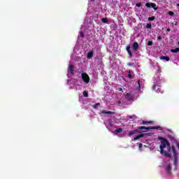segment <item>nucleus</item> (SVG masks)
<instances>
[{"label": "nucleus", "instance_id": "25", "mask_svg": "<svg viewBox=\"0 0 179 179\" xmlns=\"http://www.w3.org/2000/svg\"><path fill=\"white\" fill-rule=\"evenodd\" d=\"M148 45H153V41H149L148 42Z\"/></svg>", "mask_w": 179, "mask_h": 179}, {"label": "nucleus", "instance_id": "14", "mask_svg": "<svg viewBox=\"0 0 179 179\" xmlns=\"http://www.w3.org/2000/svg\"><path fill=\"white\" fill-rule=\"evenodd\" d=\"M163 155H164V156H166V157H171V155L170 153L167 152V151H166V150H164Z\"/></svg>", "mask_w": 179, "mask_h": 179}, {"label": "nucleus", "instance_id": "10", "mask_svg": "<svg viewBox=\"0 0 179 179\" xmlns=\"http://www.w3.org/2000/svg\"><path fill=\"white\" fill-rule=\"evenodd\" d=\"M101 114H108L109 115H113V114H115V113L112 112V111H107L105 110H103L101 111Z\"/></svg>", "mask_w": 179, "mask_h": 179}, {"label": "nucleus", "instance_id": "37", "mask_svg": "<svg viewBox=\"0 0 179 179\" xmlns=\"http://www.w3.org/2000/svg\"><path fill=\"white\" fill-rule=\"evenodd\" d=\"M171 29H170V28H168L167 29H166V31H170Z\"/></svg>", "mask_w": 179, "mask_h": 179}, {"label": "nucleus", "instance_id": "35", "mask_svg": "<svg viewBox=\"0 0 179 179\" xmlns=\"http://www.w3.org/2000/svg\"><path fill=\"white\" fill-rule=\"evenodd\" d=\"M118 90H119V92H124V91L122 90V88H121V87L118 88Z\"/></svg>", "mask_w": 179, "mask_h": 179}, {"label": "nucleus", "instance_id": "16", "mask_svg": "<svg viewBox=\"0 0 179 179\" xmlns=\"http://www.w3.org/2000/svg\"><path fill=\"white\" fill-rule=\"evenodd\" d=\"M93 57V51H90L88 53H87V58H92Z\"/></svg>", "mask_w": 179, "mask_h": 179}, {"label": "nucleus", "instance_id": "11", "mask_svg": "<svg viewBox=\"0 0 179 179\" xmlns=\"http://www.w3.org/2000/svg\"><path fill=\"white\" fill-rule=\"evenodd\" d=\"M68 72L69 73H71V75H73V65H70Z\"/></svg>", "mask_w": 179, "mask_h": 179}, {"label": "nucleus", "instance_id": "34", "mask_svg": "<svg viewBox=\"0 0 179 179\" xmlns=\"http://www.w3.org/2000/svg\"><path fill=\"white\" fill-rule=\"evenodd\" d=\"M152 90H156V85H153Z\"/></svg>", "mask_w": 179, "mask_h": 179}, {"label": "nucleus", "instance_id": "28", "mask_svg": "<svg viewBox=\"0 0 179 179\" xmlns=\"http://www.w3.org/2000/svg\"><path fill=\"white\" fill-rule=\"evenodd\" d=\"M127 78H129L130 79L132 78V75H131V71H129V74L127 76Z\"/></svg>", "mask_w": 179, "mask_h": 179}, {"label": "nucleus", "instance_id": "39", "mask_svg": "<svg viewBox=\"0 0 179 179\" xmlns=\"http://www.w3.org/2000/svg\"><path fill=\"white\" fill-rule=\"evenodd\" d=\"M92 2H94V0H91Z\"/></svg>", "mask_w": 179, "mask_h": 179}, {"label": "nucleus", "instance_id": "18", "mask_svg": "<svg viewBox=\"0 0 179 179\" xmlns=\"http://www.w3.org/2000/svg\"><path fill=\"white\" fill-rule=\"evenodd\" d=\"M83 96H84V97H89V93H87V91H83Z\"/></svg>", "mask_w": 179, "mask_h": 179}, {"label": "nucleus", "instance_id": "9", "mask_svg": "<svg viewBox=\"0 0 179 179\" xmlns=\"http://www.w3.org/2000/svg\"><path fill=\"white\" fill-rule=\"evenodd\" d=\"M138 48H139V44L138 43V42H134L133 43V50L134 51H138Z\"/></svg>", "mask_w": 179, "mask_h": 179}, {"label": "nucleus", "instance_id": "23", "mask_svg": "<svg viewBox=\"0 0 179 179\" xmlns=\"http://www.w3.org/2000/svg\"><path fill=\"white\" fill-rule=\"evenodd\" d=\"M99 106H100V103H95L94 105V108H97V107H99Z\"/></svg>", "mask_w": 179, "mask_h": 179}, {"label": "nucleus", "instance_id": "32", "mask_svg": "<svg viewBox=\"0 0 179 179\" xmlns=\"http://www.w3.org/2000/svg\"><path fill=\"white\" fill-rule=\"evenodd\" d=\"M162 37L160 36H157V40H158V41H162Z\"/></svg>", "mask_w": 179, "mask_h": 179}, {"label": "nucleus", "instance_id": "2", "mask_svg": "<svg viewBox=\"0 0 179 179\" xmlns=\"http://www.w3.org/2000/svg\"><path fill=\"white\" fill-rule=\"evenodd\" d=\"M159 139H161V145H160V153L161 155H163V152H164V148L167 146L169 152H170V148L171 147L170 146V143L169 142V140L167 138H164L163 137H159Z\"/></svg>", "mask_w": 179, "mask_h": 179}, {"label": "nucleus", "instance_id": "8", "mask_svg": "<svg viewBox=\"0 0 179 179\" xmlns=\"http://www.w3.org/2000/svg\"><path fill=\"white\" fill-rule=\"evenodd\" d=\"M167 174H171V164H169L166 167Z\"/></svg>", "mask_w": 179, "mask_h": 179}, {"label": "nucleus", "instance_id": "26", "mask_svg": "<svg viewBox=\"0 0 179 179\" xmlns=\"http://www.w3.org/2000/svg\"><path fill=\"white\" fill-rule=\"evenodd\" d=\"M142 146H143L142 143H140L138 144V149H139L140 150H142Z\"/></svg>", "mask_w": 179, "mask_h": 179}, {"label": "nucleus", "instance_id": "1", "mask_svg": "<svg viewBox=\"0 0 179 179\" xmlns=\"http://www.w3.org/2000/svg\"><path fill=\"white\" fill-rule=\"evenodd\" d=\"M159 128H160V126L148 127L141 126L138 127L135 130L130 131V132L129 133V136H132L133 135H135V134H141V132H147V131H149L150 129H159Z\"/></svg>", "mask_w": 179, "mask_h": 179}, {"label": "nucleus", "instance_id": "30", "mask_svg": "<svg viewBox=\"0 0 179 179\" xmlns=\"http://www.w3.org/2000/svg\"><path fill=\"white\" fill-rule=\"evenodd\" d=\"M117 104H119V106H122V102L121 101V100H119L117 101Z\"/></svg>", "mask_w": 179, "mask_h": 179}, {"label": "nucleus", "instance_id": "17", "mask_svg": "<svg viewBox=\"0 0 179 179\" xmlns=\"http://www.w3.org/2000/svg\"><path fill=\"white\" fill-rule=\"evenodd\" d=\"M171 52H174V53L179 52V48H176V49H171Z\"/></svg>", "mask_w": 179, "mask_h": 179}, {"label": "nucleus", "instance_id": "20", "mask_svg": "<svg viewBox=\"0 0 179 179\" xmlns=\"http://www.w3.org/2000/svg\"><path fill=\"white\" fill-rule=\"evenodd\" d=\"M101 22H103V23L108 24V20L107 18H102Z\"/></svg>", "mask_w": 179, "mask_h": 179}, {"label": "nucleus", "instance_id": "4", "mask_svg": "<svg viewBox=\"0 0 179 179\" xmlns=\"http://www.w3.org/2000/svg\"><path fill=\"white\" fill-rule=\"evenodd\" d=\"M81 79H83L85 83H89V82H90V77H89V75L86 73H83L81 74Z\"/></svg>", "mask_w": 179, "mask_h": 179}, {"label": "nucleus", "instance_id": "31", "mask_svg": "<svg viewBox=\"0 0 179 179\" xmlns=\"http://www.w3.org/2000/svg\"><path fill=\"white\" fill-rule=\"evenodd\" d=\"M137 83H138V87H141V80H138Z\"/></svg>", "mask_w": 179, "mask_h": 179}, {"label": "nucleus", "instance_id": "36", "mask_svg": "<svg viewBox=\"0 0 179 179\" xmlns=\"http://www.w3.org/2000/svg\"><path fill=\"white\" fill-rule=\"evenodd\" d=\"M127 65L128 66H132V63H128Z\"/></svg>", "mask_w": 179, "mask_h": 179}, {"label": "nucleus", "instance_id": "6", "mask_svg": "<svg viewBox=\"0 0 179 179\" xmlns=\"http://www.w3.org/2000/svg\"><path fill=\"white\" fill-rule=\"evenodd\" d=\"M145 136H150V134H141L138 136H136V137H134V141L141 139V138H145Z\"/></svg>", "mask_w": 179, "mask_h": 179}, {"label": "nucleus", "instance_id": "13", "mask_svg": "<svg viewBox=\"0 0 179 179\" xmlns=\"http://www.w3.org/2000/svg\"><path fill=\"white\" fill-rule=\"evenodd\" d=\"M160 59H162V60H165V61H170V57H167V56H161L160 57Z\"/></svg>", "mask_w": 179, "mask_h": 179}, {"label": "nucleus", "instance_id": "33", "mask_svg": "<svg viewBox=\"0 0 179 179\" xmlns=\"http://www.w3.org/2000/svg\"><path fill=\"white\" fill-rule=\"evenodd\" d=\"M135 117H136L135 115H133L129 117V118L131 120V118H135Z\"/></svg>", "mask_w": 179, "mask_h": 179}, {"label": "nucleus", "instance_id": "12", "mask_svg": "<svg viewBox=\"0 0 179 179\" xmlns=\"http://www.w3.org/2000/svg\"><path fill=\"white\" fill-rule=\"evenodd\" d=\"M127 51L129 55H130V57H132V52H131V46L130 45L127 46Z\"/></svg>", "mask_w": 179, "mask_h": 179}, {"label": "nucleus", "instance_id": "3", "mask_svg": "<svg viewBox=\"0 0 179 179\" xmlns=\"http://www.w3.org/2000/svg\"><path fill=\"white\" fill-rule=\"evenodd\" d=\"M173 152V164L174 166H177L178 164V158L177 157V150H176V147L172 145L171 148H169V152Z\"/></svg>", "mask_w": 179, "mask_h": 179}, {"label": "nucleus", "instance_id": "24", "mask_svg": "<svg viewBox=\"0 0 179 179\" xmlns=\"http://www.w3.org/2000/svg\"><path fill=\"white\" fill-rule=\"evenodd\" d=\"M169 15H170V16H174V12H173V11H169Z\"/></svg>", "mask_w": 179, "mask_h": 179}, {"label": "nucleus", "instance_id": "19", "mask_svg": "<svg viewBox=\"0 0 179 179\" xmlns=\"http://www.w3.org/2000/svg\"><path fill=\"white\" fill-rule=\"evenodd\" d=\"M115 132H116L117 134H120V132H122V128L115 129Z\"/></svg>", "mask_w": 179, "mask_h": 179}, {"label": "nucleus", "instance_id": "21", "mask_svg": "<svg viewBox=\"0 0 179 179\" xmlns=\"http://www.w3.org/2000/svg\"><path fill=\"white\" fill-rule=\"evenodd\" d=\"M155 19H156V17L155 16L148 17L149 22H153V20H155Z\"/></svg>", "mask_w": 179, "mask_h": 179}, {"label": "nucleus", "instance_id": "7", "mask_svg": "<svg viewBox=\"0 0 179 179\" xmlns=\"http://www.w3.org/2000/svg\"><path fill=\"white\" fill-rule=\"evenodd\" d=\"M125 99L128 100V101H131L132 99H134V96H132L131 93H127L125 94Z\"/></svg>", "mask_w": 179, "mask_h": 179}, {"label": "nucleus", "instance_id": "40", "mask_svg": "<svg viewBox=\"0 0 179 179\" xmlns=\"http://www.w3.org/2000/svg\"><path fill=\"white\" fill-rule=\"evenodd\" d=\"M177 23H178V22H176V26H177Z\"/></svg>", "mask_w": 179, "mask_h": 179}, {"label": "nucleus", "instance_id": "22", "mask_svg": "<svg viewBox=\"0 0 179 179\" xmlns=\"http://www.w3.org/2000/svg\"><path fill=\"white\" fill-rule=\"evenodd\" d=\"M147 29H152V24L149 23L146 25Z\"/></svg>", "mask_w": 179, "mask_h": 179}, {"label": "nucleus", "instance_id": "27", "mask_svg": "<svg viewBox=\"0 0 179 179\" xmlns=\"http://www.w3.org/2000/svg\"><path fill=\"white\" fill-rule=\"evenodd\" d=\"M80 36L81 38L85 37V34L83 33V31L80 32Z\"/></svg>", "mask_w": 179, "mask_h": 179}, {"label": "nucleus", "instance_id": "5", "mask_svg": "<svg viewBox=\"0 0 179 179\" xmlns=\"http://www.w3.org/2000/svg\"><path fill=\"white\" fill-rule=\"evenodd\" d=\"M145 6L147 8H152V9H154V10H157V7H156V3H145Z\"/></svg>", "mask_w": 179, "mask_h": 179}, {"label": "nucleus", "instance_id": "15", "mask_svg": "<svg viewBox=\"0 0 179 179\" xmlns=\"http://www.w3.org/2000/svg\"><path fill=\"white\" fill-rule=\"evenodd\" d=\"M152 121H145V120H143V121H142V122H141V125H146V124H152Z\"/></svg>", "mask_w": 179, "mask_h": 179}, {"label": "nucleus", "instance_id": "29", "mask_svg": "<svg viewBox=\"0 0 179 179\" xmlns=\"http://www.w3.org/2000/svg\"><path fill=\"white\" fill-rule=\"evenodd\" d=\"M136 6H137V8H141V6H142V4H141V3H137L136 4Z\"/></svg>", "mask_w": 179, "mask_h": 179}, {"label": "nucleus", "instance_id": "38", "mask_svg": "<svg viewBox=\"0 0 179 179\" xmlns=\"http://www.w3.org/2000/svg\"><path fill=\"white\" fill-rule=\"evenodd\" d=\"M176 6H178V7H179V3H178V4L176 5Z\"/></svg>", "mask_w": 179, "mask_h": 179}]
</instances>
